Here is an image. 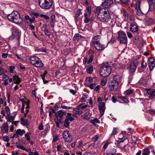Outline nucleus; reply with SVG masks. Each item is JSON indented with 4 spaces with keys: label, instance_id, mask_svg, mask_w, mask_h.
I'll return each mask as SVG.
<instances>
[{
    "label": "nucleus",
    "instance_id": "nucleus-62",
    "mask_svg": "<svg viewBox=\"0 0 155 155\" xmlns=\"http://www.w3.org/2000/svg\"><path fill=\"white\" fill-rule=\"evenodd\" d=\"M99 138V136L97 135H96L92 139L94 140V141H97Z\"/></svg>",
    "mask_w": 155,
    "mask_h": 155
},
{
    "label": "nucleus",
    "instance_id": "nucleus-36",
    "mask_svg": "<svg viewBox=\"0 0 155 155\" xmlns=\"http://www.w3.org/2000/svg\"><path fill=\"white\" fill-rule=\"evenodd\" d=\"M118 98L125 103H127L129 102L128 100L125 96H120L118 97Z\"/></svg>",
    "mask_w": 155,
    "mask_h": 155
},
{
    "label": "nucleus",
    "instance_id": "nucleus-18",
    "mask_svg": "<svg viewBox=\"0 0 155 155\" xmlns=\"http://www.w3.org/2000/svg\"><path fill=\"white\" fill-rule=\"evenodd\" d=\"M145 23L148 26L154 24L155 23V21L154 19L149 17L146 19Z\"/></svg>",
    "mask_w": 155,
    "mask_h": 155
},
{
    "label": "nucleus",
    "instance_id": "nucleus-33",
    "mask_svg": "<svg viewBox=\"0 0 155 155\" xmlns=\"http://www.w3.org/2000/svg\"><path fill=\"white\" fill-rule=\"evenodd\" d=\"M25 133V131L24 130H22L20 129H18L16 131V134L17 135H19L22 136Z\"/></svg>",
    "mask_w": 155,
    "mask_h": 155
},
{
    "label": "nucleus",
    "instance_id": "nucleus-57",
    "mask_svg": "<svg viewBox=\"0 0 155 155\" xmlns=\"http://www.w3.org/2000/svg\"><path fill=\"white\" fill-rule=\"evenodd\" d=\"M147 64L146 62H144L143 61H142V63L141 65V67L142 68H145L147 66Z\"/></svg>",
    "mask_w": 155,
    "mask_h": 155
},
{
    "label": "nucleus",
    "instance_id": "nucleus-54",
    "mask_svg": "<svg viewBox=\"0 0 155 155\" xmlns=\"http://www.w3.org/2000/svg\"><path fill=\"white\" fill-rule=\"evenodd\" d=\"M71 48H66L64 49V51L66 52L67 54H69V53H71Z\"/></svg>",
    "mask_w": 155,
    "mask_h": 155
},
{
    "label": "nucleus",
    "instance_id": "nucleus-44",
    "mask_svg": "<svg viewBox=\"0 0 155 155\" xmlns=\"http://www.w3.org/2000/svg\"><path fill=\"white\" fill-rule=\"evenodd\" d=\"M126 95H129L133 93V91L132 90L128 89L125 91Z\"/></svg>",
    "mask_w": 155,
    "mask_h": 155
},
{
    "label": "nucleus",
    "instance_id": "nucleus-11",
    "mask_svg": "<svg viewBox=\"0 0 155 155\" xmlns=\"http://www.w3.org/2000/svg\"><path fill=\"white\" fill-rule=\"evenodd\" d=\"M115 0H104L102 4V6L106 8H110L115 2Z\"/></svg>",
    "mask_w": 155,
    "mask_h": 155
},
{
    "label": "nucleus",
    "instance_id": "nucleus-4",
    "mask_svg": "<svg viewBox=\"0 0 155 155\" xmlns=\"http://www.w3.org/2000/svg\"><path fill=\"white\" fill-rule=\"evenodd\" d=\"M39 5L43 9H48L52 6L53 2L52 0H38Z\"/></svg>",
    "mask_w": 155,
    "mask_h": 155
},
{
    "label": "nucleus",
    "instance_id": "nucleus-15",
    "mask_svg": "<svg viewBox=\"0 0 155 155\" xmlns=\"http://www.w3.org/2000/svg\"><path fill=\"white\" fill-rule=\"evenodd\" d=\"M89 14H88L86 12L84 14V22L86 23H87L89 22H91L93 21L92 18L89 17Z\"/></svg>",
    "mask_w": 155,
    "mask_h": 155
},
{
    "label": "nucleus",
    "instance_id": "nucleus-58",
    "mask_svg": "<svg viewBox=\"0 0 155 155\" xmlns=\"http://www.w3.org/2000/svg\"><path fill=\"white\" fill-rule=\"evenodd\" d=\"M149 148L150 149V150H151V151L153 153L154 155H155V151L154 150L153 147L152 146H149Z\"/></svg>",
    "mask_w": 155,
    "mask_h": 155
},
{
    "label": "nucleus",
    "instance_id": "nucleus-5",
    "mask_svg": "<svg viewBox=\"0 0 155 155\" xmlns=\"http://www.w3.org/2000/svg\"><path fill=\"white\" fill-rule=\"evenodd\" d=\"M30 60L31 64L36 67L40 68L43 66L44 64L42 61L38 57H31Z\"/></svg>",
    "mask_w": 155,
    "mask_h": 155
},
{
    "label": "nucleus",
    "instance_id": "nucleus-10",
    "mask_svg": "<svg viewBox=\"0 0 155 155\" xmlns=\"http://www.w3.org/2000/svg\"><path fill=\"white\" fill-rule=\"evenodd\" d=\"M63 137L65 141L70 143L72 140V136L68 130L64 131L63 133Z\"/></svg>",
    "mask_w": 155,
    "mask_h": 155
},
{
    "label": "nucleus",
    "instance_id": "nucleus-40",
    "mask_svg": "<svg viewBox=\"0 0 155 155\" xmlns=\"http://www.w3.org/2000/svg\"><path fill=\"white\" fill-rule=\"evenodd\" d=\"M8 121L13 122L14 120V117L12 116H9L7 117Z\"/></svg>",
    "mask_w": 155,
    "mask_h": 155
},
{
    "label": "nucleus",
    "instance_id": "nucleus-13",
    "mask_svg": "<svg viewBox=\"0 0 155 155\" xmlns=\"http://www.w3.org/2000/svg\"><path fill=\"white\" fill-rule=\"evenodd\" d=\"M148 64L150 70H153V68L155 67V59L153 58H148Z\"/></svg>",
    "mask_w": 155,
    "mask_h": 155
},
{
    "label": "nucleus",
    "instance_id": "nucleus-50",
    "mask_svg": "<svg viewBox=\"0 0 155 155\" xmlns=\"http://www.w3.org/2000/svg\"><path fill=\"white\" fill-rule=\"evenodd\" d=\"M15 67L13 66H9V71L11 73H13V70L15 69Z\"/></svg>",
    "mask_w": 155,
    "mask_h": 155
},
{
    "label": "nucleus",
    "instance_id": "nucleus-55",
    "mask_svg": "<svg viewBox=\"0 0 155 155\" xmlns=\"http://www.w3.org/2000/svg\"><path fill=\"white\" fill-rule=\"evenodd\" d=\"M40 16L41 17H44L45 19H48L50 18L47 15H43V14L41 15H40Z\"/></svg>",
    "mask_w": 155,
    "mask_h": 155
},
{
    "label": "nucleus",
    "instance_id": "nucleus-20",
    "mask_svg": "<svg viewBox=\"0 0 155 155\" xmlns=\"http://www.w3.org/2000/svg\"><path fill=\"white\" fill-rule=\"evenodd\" d=\"M20 122L21 124L23 126H25V125H28L30 122L28 119H25L23 117H21L20 119Z\"/></svg>",
    "mask_w": 155,
    "mask_h": 155
},
{
    "label": "nucleus",
    "instance_id": "nucleus-16",
    "mask_svg": "<svg viewBox=\"0 0 155 155\" xmlns=\"http://www.w3.org/2000/svg\"><path fill=\"white\" fill-rule=\"evenodd\" d=\"M88 55L89 56V59L87 62V64H89L92 61L93 58L94 51L93 50H89L88 51Z\"/></svg>",
    "mask_w": 155,
    "mask_h": 155
},
{
    "label": "nucleus",
    "instance_id": "nucleus-32",
    "mask_svg": "<svg viewBox=\"0 0 155 155\" xmlns=\"http://www.w3.org/2000/svg\"><path fill=\"white\" fill-rule=\"evenodd\" d=\"M16 144L17 147L18 148L25 150L26 151H28V150L25 147L23 146L22 145H21L19 143H16Z\"/></svg>",
    "mask_w": 155,
    "mask_h": 155
},
{
    "label": "nucleus",
    "instance_id": "nucleus-42",
    "mask_svg": "<svg viewBox=\"0 0 155 155\" xmlns=\"http://www.w3.org/2000/svg\"><path fill=\"white\" fill-rule=\"evenodd\" d=\"M44 33L48 37L50 36L51 35V33L48 31V29H45Z\"/></svg>",
    "mask_w": 155,
    "mask_h": 155
},
{
    "label": "nucleus",
    "instance_id": "nucleus-39",
    "mask_svg": "<svg viewBox=\"0 0 155 155\" xmlns=\"http://www.w3.org/2000/svg\"><path fill=\"white\" fill-rule=\"evenodd\" d=\"M8 77H7L6 76L5 77H4L3 78V80L4 81V82L2 83V84H4L5 85H8Z\"/></svg>",
    "mask_w": 155,
    "mask_h": 155
},
{
    "label": "nucleus",
    "instance_id": "nucleus-31",
    "mask_svg": "<svg viewBox=\"0 0 155 155\" xmlns=\"http://www.w3.org/2000/svg\"><path fill=\"white\" fill-rule=\"evenodd\" d=\"M13 79L14 81H15V82L14 83L19 84L21 81V79L17 75H15L14 76Z\"/></svg>",
    "mask_w": 155,
    "mask_h": 155
},
{
    "label": "nucleus",
    "instance_id": "nucleus-30",
    "mask_svg": "<svg viewBox=\"0 0 155 155\" xmlns=\"http://www.w3.org/2000/svg\"><path fill=\"white\" fill-rule=\"evenodd\" d=\"M75 113L77 114H81L82 113V111L80 108L78 107L76 108H74L73 109Z\"/></svg>",
    "mask_w": 155,
    "mask_h": 155
},
{
    "label": "nucleus",
    "instance_id": "nucleus-41",
    "mask_svg": "<svg viewBox=\"0 0 155 155\" xmlns=\"http://www.w3.org/2000/svg\"><path fill=\"white\" fill-rule=\"evenodd\" d=\"M29 15L31 16H36V17H37L39 16V14L38 13H35L32 11H31L29 12Z\"/></svg>",
    "mask_w": 155,
    "mask_h": 155
},
{
    "label": "nucleus",
    "instance_id": "nucleus-52",
    "mask_svg": "<svg viewBox=\"0 0 155 155\" xmlns=\"http://www.w3.org/2000/svg\"><path fill=\"white\" fill-rule=\"evenodd\" d=\"M88 12H89V15H90L91 13V7L89 6H86Z\"/></svg>",
    "mask_w": 155,
    "mask_h": 155
},
{
    "label": "nucleus",
    "instance_id": "nucleus-45",
    "mask_svg": "<svg viewBox=\"0 0 155 155\" xmlns=\"http://www.w3.org/2000/svg\"><path fill=\"white\" fill-rule=\"evenodd\" d=\"M139 39V36L138 35H135L133 39V41L134 43L137 42V41Z\"/></svg>",
    "mask_w": 155,
    "mask_h": 155
},
{
    "label": "nucleus",
    "instance_id": "nucleus-64",
    "mask_svg": "<svg viewBox=\"0 0 155 155\" xmlns=\"http://www.w3.org/2000/svg\"><path fill=\"white\" fill-rule=\"evenodd\" d=\"M84 116V118L87 120H89L90 119V117L88 116L87 115V114H84L83 115Z\"/></svg>",
    "mask_w": 155,
    "mask_h": 155
},
{
    "label": "nucleus",
    "instance_id": "nucleus-35",
    "mask_svg": "<svg viewBox=\"0 0 155 155\" xmlns=\"http://www.w3.org/2000/svg\"><path fill=\"white\" fill-rule=\"evenodd\" d=\"M26 22L28 24H31L32 23H35L36 21H35V18L34 17H32L30 18L28 21H27Z\"/></svg>",
    "mask_w": 155,
    "mask_h": 155
},
{
    "label": "nucleus",
    "instance_id": "nucleus-21",
    "mask_svg": "<svg viewBox=\"0 0 155 155\" xmlns=\"http://www.w3.org/2000/svg\"><path fill=\"white\" fill-rule=\"evenodd\" d=\"M82 38H84V37L81 36L79 34L77 33L74 35L73 40L74 41H78Z\"/></svg>",
    "mask_w": 155,
    "mask_h": 155
},
{
    "label": "nucleus",
    "instance_id": "nucleus-7",
    "mask_svg": "<svg viewBox=\"0 0 155 155\" xmlns=\"http://www.w3.org/2000/svg\"><path fill=\"white\" fill-rule=\"evenodd\" d=\"M138 64H139V62L137 61H135L134 62H131L130 64L129 72L130 75H133L134 74L136 68Z\"/></svg>",
    "mask_w": 155,
    "mask_h": 155
},
{
    "label": "nucleus",
    "instance_id": "nucleus-34",
    "mask_svg": "<svg viewBox=\"0 0 155 155\" xmlns=\"http://www.w3.org/2000/svg\"><path fill=\"white\" fill-rule=\"evenodd\" d=\"M64 126L67 128H68L69 127V125L70 123V122L68 119L66 117L65 119L64 122Z\"/></svg>",
    "mask_w": 155,
    "mask_h": 155
},
{
    "label": "nucleus",
    "instance_id": "nucleus-25",
    "mask_svg": "<svg viewBox=\"0 0 155 155\" xmlns=\"http://www.w3.org/2000/svg\"><path fill=\"white\" fill-rule=\"evenodd\" d=\"M149 5V11H152L155 9V2H148Z\"/></svg>",
    "mask_w": 155,
    "mask_h": 155
},
{
    "label": "nucleus",
    "instance_id": "nucleus-24",
    "mask_svg": "<svg viewBox=\"0 0 155 155\" xmlns=\"http://www.w3.org/2000/svg\"><path fill=\"white\" fill-rule=\"evenodd\" d=\"M150 152L149 147H147L143 150L142 155H149Z\"/></svg>",
    "mask_w": 155,
    "mask_h": 155
},
{
    "label": "nucleus",
    "instance_id": "nucleus-63",
    "mask_svg": "<svg viewBox=\"0 0 155 155\" xmlns=\"http://www.w3.org/2000/svg\"><path fill=\"white\" fill-rule=\"evenodd\" d=\"M50 109L51 110L52 113L54 114V116H57V113L55 111L54 109L52 107H51Z\"/></svg>",
    "mask_w": 155,
    "mask_h": 155
},
{
    "label": "nucleus",
    "instance_id": "nucleus-6",
    "mask_svg": "<svg viewBox=\"0 0 155 155\" xmlns=\"http://www.w3.org/2000/svg\"><path fill=\"white\" fill-rule=\"evenodd\" d=\"M117 38L120 44H125L127 42V38L126 34L123 32L119 31L118 32Z\"/></svg>",
    "mask_w": 155,
    "mask_h": 155
},
{
    "label": "nucleus",
    "instance_id": "nucleus-56",
    "mask_svg": "<svg viewBox=\"0 0 155 155\" xmlns=\"http://www.w3.org/2000/svg\"><path fill=\"white\" fill-rule=\"evenodd\" d=\"M66 118H67L68 119V120L69 121H70L71 122L73 120H74V118L73 117H70L68 115H67L66 116Z\"/></svg>",
    "mask_w": 155,
    "mask_h": 155
},
{
    "label": "nucleus",
    "instance_id": "nucleus-48",
    "mask_svg": "<svg viewBox=\"0 0 155 155\" xmlns=\"http://www.w3.org/2000/svg\"><path fill=\"white\" fill-rule=\"evenodd\" d=\"M61 107L64 109H71V107H67L66 106H65V105H64L63 104H61Z\"/></svg>",
    "mask_w": 155,
    "mask_h": 155
},
{
    "label": "nucleus",
    "instance_id": "nucleus-61",
    "mask_svg": "<svg viewBox=\"0 0 155 155\" xmlns=\"http://www.w3.org/2000/svg\"><path fill=\"white\" fill-rule=\"evenodd\" d=\"M106 83V81L104 79H102L101 81V84L102 86H104Z\"/></svg>",
    "mask_w": 155,
    "mask_h": 155
},
{
    "label": "nucleus",
    "instance_id": "nucleus-8",
    "mask_svg": "<svg viewBox=\"0 0 155 155\" xmlns=\"http://www.w3.org/2000/svg\"><path fill=\"white\" fill-rule=\"evenodd\" d=\"M108 85L110 87V91H115L118 88L119 84L118 81L114 79L108 82Z\"/></svg>",
    "mask_w": 155,
    "mask_h": 155
},
{
    "label": "nucleus",
    "instance_id": "nucleus-17",
    "mask_svg": "<svg viewBox=\"0 0 155 155\" xmlns=\"http://www.w3.org/2000/svg\"><path fill=\"white\" fill-rule=\"evenodd\" d=\"M93 45L94 47L97 50H101L104 49L105 48L104 46L101 45L100 42Z\"/></svg>",
    "mask_w": 155,
    "mask_h": 155
},
{
    "label": "nucleus",
    "instance_id": "nucleus-43",
    "mask_svg": "<svg viewBox=\"0 0 155 155\" xmlns=\"http://www.w3.org/2000/svg\"><path fill=\"white\" fill-rule=\"evenodd\" d=\"M130 2V0H120V2L121 4H127Z\"/></svg>",
    "mask_w": 155,
    "mask_h": 155
},
{
    "label": "nucleus",
    "instance_id": "nucleus-29",
    "mask_svg": "<svg viewBox=\"0 0 155 155\" xmlns=\"http://www.w3.org/2000/svg\"><path fill=\"white\" fill-rule=\"evenodd\" d=\"M147 93L149 96V97L151 98H153L155 96V94L152 92V90L151 89H147Z\"/></svg>",
    "mask_w": 155,
    "mask_h": 155
},
{
    "label": "nucleus",
    "instance_id": "nucleus-2",
    "mask_svg": "<svg viewBox=\"0 0 155 155\" xmlns=\"http://www.w3.org/2000/svg\"><path fill=\"white\" fill-rule=\"evenodd\" d=\"M7 17L9 21L17 24H21L23 21L20 15L16 11H13L11 14L8 15Z\"/></svg>",
    "mask_w": 155,
    "mask_h": 155
},
{
    "label": "nucleus",
    "instance_id": "nucleus-12",
    "mask_svg": "<svg viewBox=\"0 0 155 155\" xmlns=\"http://www.w3.org/2000/svg\"><path fill=\"white\" fill-rule=\"evenodd\" d=\"M141 2L139 0L137 1L136 4V12L137 15L139 16H142L143 15V13L140 9V5Z\"/></svg>",
    "mask_w": 155,
    "mask_h": 155
},
{
    "label": "nucleus",
    "instance_id": "nucleus-38",
    "mask_svg": "<svg viewBox=\"0 0 155 155\" xmlns=\"http://www.w3.org/2000/svg\"><path fill=\"white\" fill-rule=\"evenodd\" d=\"M93 66L91 65L87 68L86 69V71L88 73L92 74L93 72Z\"/></svg>",
    "mask_w": 155,
    "mask_h": 155
},
{
    "label": "nucleus",
    "instance_id": "nucleus-23",
    "mask_svg": "<svg viewBox=\"0 0 155 155\" xmlns=\"http://www.w3.org/2000/svg\"><path fill=\"white\" fill-rule=\"evenodd\" d=\"M66 114V112L63 111L62 110H60L57 113V116H55L56 118L59 117L60 118H62L63 115H65Z\"/></svg>",
    "mask_w": 155,
    "mask_h": 155
},
{
    "label": "nucleus",
    "instance_id": "nucleus-60",
    "mask_svg": "<svg viewBox=\"0 0 155 155\" xmlns=\"http://www.w3.org/2000/svg\"><path fill=\"white\" fill-rule=\"evenodd\" d=\"M96 86V84L94 83H92L90 84L89 87L91 89H93Z\"/></svg>",
    "mask_w": 155,
    "mask_h": 155
},
{
    "label": "nucleus",
    "instance_id": "nucleus-3",
    "mask_svg": "<svg viewBox=\"0 0 155 155\" xmlns=\"http://www.w3.org/2000/svg\"><path fill=\"white\" fill-rule=\"evenodd\" d=\"M111 71V67L108 64H103L101 67L99 73L103 77H107L110 74Z\"/></svg>",
    "mask_w": 155,
    "mask_h": 155
},
{
    "label": "nucleus",
    "instance_id": "nucleus-46",
    "mask_svg": "<svg viewBox=\"0 0 155 155\" xmlns=\"http://www.w3.org/2000/svg\"><path fill=\"white\" fill-rule=\"evenodd\" d=\"M30 134V133L27 132L25 134V138L26 139V140L27 141H29L30 140V136L29 134Z\"/></svg>",
    "mask_w": 155,
    "mask_h": 155
},
{
    "label": "nucleus",
    "instance_id": "nucleus-9",
    "mask_svg": "<svg viewBox=\"0 0 155 155\" xmlns=\"http://www.w3.org/2000/svg\"><path fill=\"white\" fill-rule=\"evenodd\" d=\"M123 135V134H120L119 135V140L117 141V146L122 150L125 149L126 147V144H124V147H122L121 144L124 142V141L126 139V137L125 136H122Z\"/></svg>",
    "mask_w": 155,
    "mask_h": 155
},
{
    "label": "nucleus",
    "instance_id": "nucleus-49",
    "mask_svg": "<svg viewBox=\"0 0 155 155\" xmlns=\"http://www.w3.org/2000/svg\"><path fill=\"white\" fill-rule=\"evenodd\" d=\"M5 110L8 115H9L10 114V109L7 106L5 107Z\"/></svg>",
    "mask_w": 155,
    "mask_h": 155
},
{
    "label": "nucleus",
    "instance_id": "nucleus-59",
    "mask_svg": "<svg viewBox=\"0 0 155 155\" xmlns=\"http://www.w3.org/2000/svg\"><path fill=\"white\" fill-rule=\"evenodd\" d=\"M117 132V130L116 128H114V129L112 131V135H115L116 134Z\"/></svg>",
    "mask_w": 155,
    "mask_h": 155
},
{
    "label": "nucleus",
    "instance_id": "nucleus-47",
    "mask_svg": "<svg viewBox=\"0 0 155 155\" xmlns=\"http://www.w3.org/2000/svg\"><path fill=\"white\" fill-rule=\"evenodd\" d=\"M83 104H80V105L78 106V107L80 108L81 109H84L85 108L87 107V106L86 105H85L83 106Z\"/></svg>",
    "mask_w": 155,
    "mask_h": 155
},
{
    "label": "nucleus",
    "instance_id": "nucleus-51",
    "mask_svg": "<svg viewBox=\"0 0 155 155\" xmlns=\"http://www.w3.org/2000/svg\"><path fill=\"white\" fill-rule=\"evenodd\" d=\"M149 112L152 115H155V110L150 109L149 110Z\"/></svg>",
    "mask_w": 155,
    "mask_h": 155
},
{
    "label": "nucleus",
    "instance_id": "nucleus-53",
    "mask_svg": "<svg viewBox=\"0 0 155 155\" xmlns=\"http://www.w3.org/2000/svg\"><path fill=\"white\" fill-rule=\"evenodd\" d=\"M3 140L7 142H8L9 141V139L8 136H5L3 137Z\"/></svg>",
    "mask_w": 155,
    "mask_h": 155
},
{
    "label": "nucleus",
    "instance_id": "nucleus-28",
    "mask_svg": "<svg viewBox=\"0 0 155 155\" xmlns=\"http://www.w3.org/2000/svg\"><path fill=\"white\" fill-rule=\"evenodd\" d=\"M80 14H82V13L81 12V10L80 9H78L76 13L74 16L75 20L76 22H77L78 21V17L79 16Z\"/></svg>",
    "mask_w": 155,
    "mask_h": 155
},
{
    "label": "nucleus",
    "instance_id": "nucleus-14",
    "mask_svg": "<svg viewBox=\"0 0 155 155\" xmlns=\"http://www.w3.org/2000/svg\"><path fill=\"white\" fill-rule=\"evenodd\" d=\"M101 116L104 115L105 109V104L104 102H101L99 104L98 106Z\"/></svg>",
    "mask_w": 155,
    "mask_h": 155
},
{
    "label": "nucleus",
    "instance_id": "nucleus-27",
    "mask_svg": "<svg viewBox=\"0 0 155 155\" xmlns=\"http://www.w3.org/2000/svg\"><path fill=\"white\" fill-rule=\"evenodd\" d=\"M8 124L7 123L3 124L1 127L2 129V130H4L6 133H8Z\"/></svg>",
    "mask_w": 155,
    "mask_h": 155
},
{
    "label": "nucleus",
    "instance_id": "nucleus-19",
    "mask_svg": "<svg viewBox=\"0 0 155 155\" xmlns=\"http://www.w3.org/2000/svg\"><path fill=\"white\" fill-rule=\"evenodd\" d=\"M117 151L115 148H111L108 149L106 152L107 155H115Z\"/></svg>",
    "mask_w": 155,
    "mask_h": 155
},
{
    "label": "nucleus",
    "instance_id": "nucleus-37",
    "mask_svg": "<svg viewBox=\"0 0 155 155\" xmlns=\"http://www.w3.org/2000/svg\"><path fill=\"white\" fill-rule=\"evenodd\" d=\"M91 122L93 124L96 126V123H99L100 121L97 118H94L93 120H91Z\"/></svg>",
    "mask_w": 155,
    "mask_h": 155
},
{
    "label": "nucleus",
    "instance_id": "nucleus-22",
    "mask_svg": "<svg viewBox=\"0 0 155 155\" xmlns=\"http://www.w3.org/2000/svg\"><path fill=\"white\" fill-rule=\"evenodd\" d=\"M130 30L133 32H136L138 30V27L137 25L134 24H131Z\"/></svg>",
    "mask_w": 155,
    "mask_h": 155
},
{
    "label": "nucleus",
    "instance_id": "nucleus-26",
    "mask_svg": "<svg viewBox=\"0 0 155 155\" xmlns=\"http://www.w3.org/2000/svg\"><path fill=\"white\" fill-rule=\"evenodd\" d=\"M99 35H97L93 38L92 41V43L93 45L95 44L98 43L100 42V39L99 38Z\"/></svg>",
    "mask_w": 155,
    "mask_h": 155
},
{
    "label": "nucleus",
    "instance_id": "nucleus-1",
    "mask_svg": "<svg viewBox=\"0 0 155 155\" xmlns=\"http://www.w3.org/2000/svg\"><path fill=\"white\" fill-rule=\"evenodd\" d=\"M96 12L98 13L97 18L101 21L111 23L112 19L110 14L107 9L104 8H101L99 7L96 8Z\"/></svg>",
    "mask_w": 155,
    "mask_h": 155
}]
</instances>
